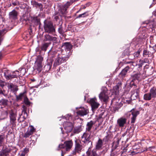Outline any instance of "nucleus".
I'll return each instance as SVG.
<instances>
[{
  "instance_id": "obj_1",
  "label": "nucleus",
  "mask_w": 156,
  "mask_h": 156,
  "mask_svg": "<svg viewBox=\"0 0 156 156\" xmlns=\"http://www.w3.org/2000/svg\"><path fill=\"white\" fill-rule=\"evenodd\" d=\"M43 27L45 32L54 35L55 29L52 22L45 20L44 22Z\"/></svg>"
},
{
  "instance_id": "obj_2",
  "label": "nucleus",
  "mask_w": 156,
  "mask_h": 156,
  "mask_svg": "<svg viewBox=\"0 0 156 156\" xmlns=\"http://www.w3.org/2000/svg\"><path fill=\"white\" fill-rule=\"evenodd\" d=\"M10 123L12 127H15L16 125V120L17 116V113L12 110L9 111Z\"/></svg>"
},
{
  "instance_id": "obj_3",
  "label": "nucleus",
  "mask_w": 156,
  "mask_h": 156,
  "mask_svg": "<svg viewBox=\"0 0 156 156\" xmlns=\"http://www.w3.org/2000/svg\"><path fill=\"white\" fill-rule=\"evenodd\" d=\"M83 146L79 140L76 139L75 141V148L73 151L72 154L73 155H76L77 153L80 152L83 148Z\"/></svg>"
},
{
  "instance_id": "obj_4",
  "label": "nucleus",
  "mask_w": 156,
  "mask_h": 156,
  "mask_svg": "<svg viewBox=\"0 0 156 156\" xmlns=\"http://www.w3.org/2000/svg\"><path fill=\"white\" fill-rule=\"evenodd\" d=\"M73 145V143L72 140L66 141L63 144L59 145L58 147L59 149L69 151L71 150Z\"/></svg>"
},
{
  "instance_id": "obj_5",
  "label": "nucleus",
  "mask_w": 156,
  "mask_h": 156,
  "mask_svg": "<svg viewBox=\"0 0 156 156\" xmlns=\"http://www.w3.org/2000/svg\"><path fill=\"white\" fill-rule=\"evenodd\" d=\"M43 60V58L40 55L38 56L36 58L35 67V69L39 72H41L42 69Z\"/></svg>"
},
{
  "instance_id": "obj_6",
  "label": "nucleus",
  "mask_w": 156,
  "mask_h": 156,
  "mask_svg": "<svg viewBox=\"0 0 156 156\" xmlns=\"http://www.w3.org/2000/svg\"><path fill=\"white\" fill-rule=\"evenodd\" d=\"M108 93L107 88L105 87L102 88V91L99 94L100 99L104 102H107L108 100Z\"/></svg>"
},
{
  "instance_id": "obj_7",
  "label": "nucleus",
  "mask_w": 156,
  "mask_h": 156,
  "mask_svg": "<svg viewBox=\"0 0 156 156\" xmlns=\"http://www.w3.org/2000/svg\"><path fill=\"white\" fill-rule=\"evenodd\" d=\"M63 126L65 130V132L67 133L71 132L73 127V123L69 122H65L63 124Z\"/></svg>"
},
{
  "instance_id": "obj_8",
  "label": "nucleus",
  "mask_w": 156,
  "mask_h": 156,
  "mask_svg": "<svg viewBox=\"0 0 156 156\" xmlns=\"http://www.w3.org/2000/svg\"><path fill=\"white\" fill-rule=\"evenodd\" d=\"M70 5H71V2L68 1L65 5L62 6L60 9L59 10L58 12L59 13V15H60L61 14L63 15L66 14L67 13L66 11L67 9L68 8Z\"/></svg>"
},
{
  "instance_id": "obj_9",
  "label": "nucleus",
  "mask_w": 156,
  "mask_h": 156,
  "mask_svg": "<svg viewBox=\"0 0 156 156\" xmlns=\"http://www.w3.org/2000/svg\"><path fill=\"white\" fill-rule=\"evenodd\" d=\"M141 77V75L139 73L136 74L134 75H131L130 78V79L131 80L130 83V86H135V81L136 80H138V81H140Z\"/></svg>"
},
{
  "instance_id": "obj_10",
  "label": "nucleus",
  "mask_w": 156,
  "mask_h": 156,
  "mask_svg": "<svg viewBox=\"0 0 156 156\" xmlns=\"http://www.w3.org/2000/svg\"><path fill=\"white\" fill-rule=\"evenodd\" d=\"M89 113L88 109L87 108H85L81 107L76 112L77 115L81 116H83L87 115Z\"/></svg>"
},
{
  "instance_id": "obj_11",
  "label": "nucleus",
  "mask_w": 156,
  "mask_h": 156,
  "mask_svg": "<svg viewBox=\"0 0 156 156\" xmlns=\"http://www.w3.org/2000/svg\"><path fill=\"white\" fill-rule=\"evenodd\" d=\"M15 72H12V73L9 70H5L4 72V76L5 78L7 80H11L12 78H17L18 75L15 74Z\"/></svg>"
},
{
  "instance_id": "obj_12",
  "label": "nucleus",
  "mask_w": 156,
  "mask_h": 156,
  "mask_svg": "<svg viewBox=\"0 0 156 156\" xmlns=\"http://www.w3.org/2000/svg\"><path fill=\"white\" fill-rule=\"evenodd\" d=\"M90 103L93 111L98 108L100 105V104L97 102V99L95 98L91 99L90 100Z\"/></svg>"
},
{
  "instance_id": "obj_13",
  "label": "nucleus",
  "mask_w": 156,
  "mask_h": 156,
  "mask_svg": "<svg viewBox=\"0 0 156 156\" xmlns=\"http://www.w3.org/2000/svg\"><path fill=\"white\" fill-rule=\"evenodd\" d=\"M62 54L61 55V57L67 61L69 58L70 55H72V52L69 50H62Z\"/></svg>"
},
{
  "instance_id": "obj_14",
  "label": "nucleus",
  "mask_w": 156,
  "mask_h": 156,
  "mask_svg": "<svg viewBox=\"0 0 156 156\" xmlns=\"http://www.w3.org/2000/svg\"><path fill=\"white\" fill-rule=\"evenodd\" d=\"M66 61L64 59L61 57V55H58L57 58H56L54 61L53 66L56 67L62 63L65 62Z\"/></svg>"
},
{
  "instance_id": "obj_15",
  "label": "nucleus",
  "mask_w": 156,
  "mask_h": 156,
  "mask_svg": "<svg viewBox=\"0 0 156 156\" xmlns=\"http://www.w3.org/2000/svg\"><path fill=\"white\" fill-rule=\"evenodd\" d=\"M11 29V28H10L9 27H7L0 30V45L1 44V42L3 40L4 35Z\"/></svg>"
},
{
  "instance_id": "obj_16",
  "label": "nucleus",
  "mask_w": 156,
  "mask_h": 156,
  "mask_svg": "<svg viewBox=\"0 0 156 156\" xmlns=\"http://www.w3.org/2000/svg\"><path fill=\"white\" fill-rule=\"evenodd\" d=\"M131 99L134 100L139 98V94L140 93L139 88L135 89L131 91Z\"/></svg>"
},
{
  "instance_id": "obj_17",
  "label": "nucleus",
  "mask_w": 156,
  "mask_h": 156,
  "mask_svg": "<svg viewBox=\"0 0 156 156\" xmlns=\"http://www.w3.org/2000/svg\"><path fill=\"white\" fill-rule=\"evenodd\" d=\"M126 121L127 119L126 118L122 117L118 119L117 123L119 127H123L126 124Z\"/></svg>"
},
{
  "instance_id": "obj_18",
  "label": "nucleus",
  "mask_w": 156,
  "mask_h": 156,
  "mask_svg": "<svg viewBox=\"0 0 156 156\" xmlns=\"http://www.w3.org/2000/svg\"><path fill=\"white\" fill-rule=\"evenodd\" d=\"M9 18L12 20H15L17 19L18 12L15 10H13L9 13Z\"/></svg>"
},
{
  "instance_id": "obj_19",
  "label": "nucleus",
  "mask_w": 156,
  "mask_h": 156,
  "mask_svg": "<svg viewBox=\"0 0 156 156\" xmlns=\"http://www.w3.org/2000/svg\"><path fill=\"white\" fill-rule=\"evenodd\" d=\"M44 41H57V38L55 37H53L49 34H46L44 35Z\"/></svg>"
},
{
  "instance_id": "obj_20",
  "label": "nucleus",
  "mask_w": 156,
  "mask_h": 156,
  "mask_svg": "<svg viewBox=\"0 0 156 156\" xmlns=\"http://www.w3.org/2000/svg\"><path fill=\"white\" fill-rule=\"evenodd\" d=\"M132 114V117L131 118V123H134L136 119V117L140 113L139 111H135L133 109L131 111Z\"/></svg>"
},
{
  "instance_id": "obj_21",
  "label": "nucleus",
  "mask_w": 156,
  "mask_h": 156,
  "mask_svg": "<svg viewBox=\"0 0 156 156\" xmlns=\"http://www.w3.org/2000/svg\"><path fill=\"white\" fill-rule=\"evenodd\" d=\"M72 45L69 42H65L62 43V47L64 48V50L71 51L72 48Z\"/></svg>"
},
{
  "instance_id": "obj_22",
  "label": "nucleus",
  "mask_w": 156,
  "mask_h": 156,
  "mask_svg": "<svg viewBox=\"0 0 156 156\" xmlns=\"http://www.w3.org/2000/svg\"><path fill=\"white\" fill-rule=\"evenodd\" d=\"M103 145V141L101 139H99L98 140L97 142L95 149L96 150H100L102 149V147Z\"/></svg>"
},
{
  "instance_id": "obj_23",
  "label": "nucleus",
  "mask_w": 156,
  "mask_h": 156,
  "mask_svg": "<svg viewBox=\"0 0 156 156\" xmlns=\"http://www.w3.org/2000/svg\"><path fill=\"white\" fill-rule=\"evenodd\" d=\"M8 87L13 92H16L18 90L17 86L12 83H9Z\"/></svg>"
},
{
  "instance_id": "obj_24",
  "label": "nucleus",
  "mask_w": 156,
  "mask_h": 156,
  "mask_svg": "<svg viewBox=\"0 0 156 156\" xmlns=\"http://www.w3.org/2000/svg\"><path fill=\"white\" fill-rule=\"evenodd\" d=\"M95 123V122L91 120L87 122L86 125V130L87 131L90 132L93 126Z\"/></svg>"
},
{
  "instance_id": "obj_25",
  "label": "nucleus",
  "mask_w": 156,
  "mask_h": 156,
  "mask_svg": "<svg viewBox=\"0 0 156 156\" xmlns=\"http://www.w3.org/2000/svg\"><path fill=\"white\" fill-rule=\"evenodd\" d=\"M119 140L118 139L117 141H115L113 142L112 147V152L115 149H117V148L119 146Z\"/></svg>"
},
{
  "instance_id": "obj_26",
  "label": "nucleus",
  "mask_w": 156,
  "mask_h": 156,
  "mask_svg": "<svg viewBox=\"0 0 156 156\" xmlns=\"http://www.w3.org/2000/svg\"><path fill=\"white\" fill-rule=\"evenodd\" d=\"M53 61L49 60L47 64L45 65L44 68L46 72H48L51 68Z\"/></svg>"
},
{
  "instance_id": "obj_27",
  "label": "nucleus",
  "mask_w": 156,
  "mask_h": 156,
  "mask_svg": "<svg viewBox=\"0 0 156 156\" xmlns=\"http://www.w3.org/2000/svg\"><path fill=\"white\" fill-rule=\"evenodd\" d=\"M10 150L7 148L2 149L0 151V156H9Z\"/></svg>"
},
{
  "instance_id": "obj_28",
  "label": "nucleus",
  "mask_w": 156,
  "mask_h": 156,
  "mask_svg": "<svg viewBox=\"0 0 156 156\" xmlns=\"http://www.w3.org/2000/svg\"><path fill=\"white\" fill-rule=\"evenodd\" d=\"M81 140L82 142H84V141L87 140H90V136L87 133H84L82 136Z\"/></svg>"
},
{
  "instance_id": "obj_29",
  "label": "nucleus",
  "mask_w": 156,
  "mask_h": 156,
  "mask_svg": "<svg viewBox=\"0 0 156 156\" xmlns=\"http://www.w3.org/2000/svg\"><path fill=\"white\" fill-rule=\"evenodd\" d=\"M51 44V43L48 42L44 43L43 44L41 47V50L45 51L47 50L48 48Z\"/></svg>"
},
{
  "instance_id": "obj_30",
  "label": "nucleus",
  "mask_w": 156,
  "mask_h": 156,
  "mask_svg": "<svg viewBox=\"0 0 156 156\" xmlns=\"http://www.w3.org/2000/svg\"><path fill=\"white\" fill-rule=\"evenodd\" d=\"M129 69V66H127L124 68L121 72L119 75L122 77H124L126 75Z\"/></svg>"
},
{
  "instance_id": "obj_31",
  "label": "nucleus",
  "mask_w": 156,
  "mask_h": 156,
  "mask_svg": "<svg viewBox=\"0 0 156 156\" xmlns=\"http://www.w3.org/2000/svg\"><path fill=\"white\" fill-rule=\"evenodd\" d=\"M32 5L36 8L39 7L40 10H42L43 5L41 3H38L37 2L34 1L31 2Z\"/></svg>"
},
{
  "instance_id": "obj_32",
  "label": "nucleus",
  "mask_w": 156,
  "mask_h": 156,
  "mask_svg": "<svg viewBox=\"0 0 156 156\" xmlns=\"http://www.w3.org/2000/svg\"><path fill=\"white\" fill-rule=\"evenodd\" d=\"M9 110H5L2 111L0 116L1 119L3 120L7 118Z\"/></svg>"
},
{
  "instance_id": "obj_33",
  "label": "nucleus",
  "mask_w": 156,
  "mask_h": 156,
  "mask_svg": "<svg viewBox=\"0 0 156 156\" xmlns=\"http://www.w3.org/2000/svg\"><path fill=\"white\" fill-rule=\"evenodd\" d=\"M25 96L24 93H20L19 95H16V101L17 102L20 101Z\"/></svg>"
},
{
  "instance_id": "obj_34",
  "label": "nucleus",
  "mask_w": 156,
  "mask_h": 156,
  "mask_svg": "<svg viewBox=\"0 0 156 156\" xmlns=\"http://www.w3.org/2000/svg\"><path fill=\"white\" fill-rule=\"evenodd\" d=\"M9 101L5 98H2L0 100V104L5 107L8 105Z\"/></svg>"
},
{
  "instance_id": "obj_35",
  "label": "nucleus",
  "mask_w": 156,
  "mask_h": 156,
  "mask_svg": "<svg viewBox=\"0 0 156 156\" xmlns=\"http://www.w3.org/2000/svg\"><path fill=\"white\" fill-rule=\"evenodd\" d=\"M151 94L152 98H156V88L153 87L150 90L149 92Z\"/></svg>"
},
{
  "instance_id": "obj_36",
  "label": "nucleus",
  "mask_w": 156,
  "mask_h": 156,
  "mask_svg": "<svg viewBox=\"0 0 156 156\" xmlns=\"http://www.w3.org/2000/svg\"><path fill=\"white\" fill-rule=\"evenodd\" d=\"M152 98V96L150 92L144 94V99L145 100L150 101L151 100Z\"/></svg>"
},
{
  "instance_id": "obj_37",
  "label": "nucleus",
  "mask_w": 156,
  "mask_h": 156,
  "mask_svg": "<svg viewBox=\"0 0 156 156\" xmlns=\"http://www.w3.org/2000/svg\"><path fill=\"white\" fill-rule=\"evenodd\" d=\"M35 130L36 129L33 126L31 125L29 126L27 131L32 135L35 132Z\"/></svg>"
},
{
  "instance_id": "obj_38",
  "label": "nucleus",
  "mask_w": 156,
  "mask_h": 156,
  "mask_svg": "<svg viewBox=\"0 0 156 156\" xmlns=\"http://www.w3.org/2000/svg\"><path fill=\"white\" fill-rule=\"evenodd\" d=\"M32 21L36 25L40 23V19L37 16L33 18Z\"/></svg>"
},
{
  "instance_id": "obj_39",
  "label": "nucleus",
  "mask_w": 156,
  "mask_h": 156,
  "mask_svg": "<svg viewBox=\"0 0 156 156\" xmlns=\"http://www.w3.org/2000/svg\"><path fill=\"white\" fill-rule=\"evenodd\" d=\"M22 108H23V110L22 111V114L24 113V115H26V116H27V114L26 112L27 110V107L25 105H23L22 106ZM27 117H25V116H23V120L25 119Z\"/></svg>"
},
{
  "instance_id": "obj_40",
  "label": "nucleus",
  "mask_w": 156,
  "mask_h": 156,
  "mask_svg": "<svg viewBox=\"0 0 156 156\" xmlns=\"http://www.w3.org/2000/svg\"><path fill=\"white\" fill-rule=\"evenodd\" d=\"M81 128L80 126L76 127L73 130V132L74 133H78L81 131Z\"/></svg>"
},
{
  "instance_id": "obj_41",
  "label": "nucleus",
  "mask_w": 156,
  "mask_h": 156,
  "mask_svg": "<svg viewBox=\"0 0 156 156\" xmlns=\"http://www.w3.org/2000/svg\"><path fill=\"white\" fill-rule=\"evenodd\" d=\"M57 53V51H51L50 50L48 53V56L51 57L53 58L54 57Z\"/></svg>"
},
{
  "instance_id": "obj_42",
  "label": "nucleus",
  "mask_w": 156,
  "mask_h": 156,
  "mask_svg": "<svg viewBox=\"0 0 156 156\" xmlns=\"http://www.w3.org/2000/svg\"><path fill=\"white\" fill-rule=\"evenodd\" d=\"M23 102L26 105H30V102L27 96L26 95L24 98Z\"/></svg>"
},
{
  "instance_id": "obj_43",
  "label": "nucleus",
  "mask_w": 156,
  "mask_h": 156,
  "mask_svg": "<svg viewBox=\"0 0 156 156\" xmlns=\"http://www.w3.org/2000/svg\"><path fill=\"white\" fill-rule=\"evenodd\" d=\"M5 138V137L4 135H0V147L2 145Z\"/></svg>"
},
{
  "instance_id": "obj_44",
  "label": "nucleus",
  "mask_w": 156,
  "mask_h": 156,
  "mask_svg": "<svg viewBox=\"0 0 156 156\" xmlns=\"http://www.w3.org/2000/svg\"><path fill=\"white\" fill-rule=\"evenodd\" d=\"M62 16L59 15V13L57 12H55L54 15V19L56 21H57L58 20H59V16Z\"/></svg>"
},
{
  "instance_id": "obj_45",
  "label": "nucleus",
  "mask_w": 156,
  "mask_h": 156,
  "mask_svg": "<svg viewBox=\"0 0 156 156\" xmlns=\"http://www.w3.org/2000/svg\"><path fill=\"white\" fill-rule=\"evenodd\" d=\"M119 87L118 85H117L113 87V90L115 92V94H118L119 93Z\"/></svg>"
},
{
  "instance_id": "obj_46",
  "label": "nucleus",
  "mask_w": 156,
  "mask_h": 156,
  "mask_svg": "<svg viewBox=\"0 0 156 156\" xmlns=\"http://www.w3.org/2000/svg\"><path fill=\"white\" fill-rule=\"evenodd\" d=\"M58 33L61 35H63L64 33V31L63 30V28L62 27V25L59 26V28L58 29Z\"/></svg>"
},
{
  "instance_id": "obj_47",
  "label": "nucleus",
  "mask_w": 156,
  "mask_h": 156,
  "mask_svg": "<svg viewBox=\"0 0 156 156\" xmlns=\"http://www.w3.org/2000/svg\"><path fill=\"white\" fill-rule=\"evenodd\" d=\"M83 142L85 144V145H87L90 147H91L92 146V142L91 140H87Z\"/></svg>"
},
{
  "instance_id": "obj_48",
  "label": "nucleus",
  "mask_w": 156,
  "mask_h": 156,
  "mask_svg": "<svg viewBox=\"0 0 156 156\" xmlns=\"http://www.w3.org/2000/svg\"><path fill=\"white\" fill-rule=\"evenodd\" d=\"M88 14L87 12H85L82 14H80L77 17V18H79L81 17H84L87 16Z\"/></svg>"
},
{
  "instance_id": "obj_49",
  "label": "nucleus",
  "mask_w": 156,
  "mask_h": 156,
  "mask_svg": "<svg viewBox=\"0 0 156 156\" xmlns=\"http://www.w3.org/2000/svg\"><path fill=\"white\" fill-rule=\"evenodd\" d=\"M30 141H32V142L31 143V144L32 143L33 144H34V143L35 142L36 140V138L35 137V136H31L30 137Z\"/></svg>"
},
{
  "instance_id": "obj_50",
  "label": "nucleus",
  "mask_w": 156,
  "mask_h": 156,
  "mask_svg": "<svg viewBox=\"0 0 156 156\" xmlns=\"http://www.w3.org/2000/svg\"><path fill=\"white\" fill-rule=\"evenodd\" d=\"M140 51L139 50L135 52L133 55L134 57V58H137L139 57L140 55Z\"/></svg>"
},
{
  "instance_id": "obj_51",
  "label": "nucleus",
  "mask_w": 156,
  "mask_h": 156,
  "mask_svg": "<svg viewBox=\"0 0 156 156\" xmlns=\"http://www.w3.org/2000/svg\"><path fill=\"white\" fill-rule=\"evenodd\" d=\"M32 135L30 133H29L27 131L23 135V138H28L30 136Z\"/></svg>"
},
{
  "instance_id": "obj_52",
  "label": "nucleus",
  "mask_w": 156,
  "mask_h": 156,
  "mask_svg": "<svg viewBox=\"0 0 156 156\" xmlns=\"http://www.w3.org/2000/svg\"><path fill=\"white\" fill-rule=\"evenodd\" d=\"M90 156H99V155L98 154L95 150H93L91 151V154Z\"/></svg>"
},
{
  "instance_id": "obj_53",
  "label": "nucleus",
  "mask_w": 156,
  "mask_h": 156,
  "mask_svg": "<svg viewBox=\"0 0 156 156\" xmlns=\"http://www.w3.org/2000/svg\"><path fill=\"white\" fill-rule=\"evenodd\" d=\"M71 116V115L70 114H68L66 116L62 117V118L63 119H65L66 120H68L69 119V118Z\"/></svg>"
},
{
  "instance_id": "obj_54",
  "label": "nucleus",
  "mask_w": 156,
  "mask_h": 156,
  "mask_svg": "<svg viewBox=\"0 0 156 156\" xmlns=\"http://www.w3.org/2000/svg\"><path fill=\"white\" fill-rule=\"evenodd\" d=\"M5 82L2 80H0V86L3 88L5 86Z\"/></svg>"
},
{
  "instance_id": "obj_55",
  "label": "nucleus",
  "mask_w": 156,
  "mask_h": 156,
  "mask_svg": "<svg viewBox=\"0 0 156 156\" xmlns=\"http://www.w3.org/2000/svg\"><path fill=\"white\" fill-rule=\"evenodd\" d=\"M149 54V52L146 50H144L143 51V55H147Z\"/></svg>"
},
{
  "instance_id": "obj_56",
  "label": "nucleus",
  "mask_w": 156,
  "mask_h": 156,
  "mask_svg": "<svg viewBox=\"0 0 156 156\" xmlns=\"http://www.w3.org/2000/svg\"><path fill=\"white\" fill-rule=\"evenodd\" d=\"M134 63V62L132 61L130 64H129V65L128 66H129V68H133L134 67V66L133 65V63Z\"/></svg>"
},
{
  "instance_id": "obj_57",
  "label": "nucleus",
  "mask_w": 156,
  "mask_h": 156,
  "mask_svg": "<svg viewBox=\"0 0 156 156\" xmlns=\"http://www.w3.org/2000/svg\"><path fill=\"white\" fill-rule=\"evenodd\" d=\"M124 52H126V54L127 55H129V50L128 49H126L124 51Z\"/></svg>"
},
{
  "instance_id": "obj_58",
  "label": "nucleus",
  "mask_w": 156,
  "mask_h": 156,
  "mask_svg": "<svg viewBox=\"0 0 156 156\" xmlns=\"http://www.w3.org/2000/svg\"><path fill=\"white\" fill-rule=\"evenodd\" d=\"M62 150V153H61V156H63L64 154H65V151L64 150Z\"/></svg>"
},
{
  "instance_id": "obj_59",
  "label": "nucleus",
  "mask_w": 156,
  "mask_h": 156,
  "mask_svg": "<svg viewBox=\"0 0 156 156\" xmlns=\"http://www.w3.org/2000/svg\"><path fill=\"white\" fill-rule=\"evenodd\" d=\"M28 151V149L27 148H25L23 150V152H25V153L26 154V153H27Z\"/></svg>"
},
{
  "instance_id": "obj_60",
  "label": "nucleus",
  "mask_w": 156,
  "mask_h": 156,
  "mask_svg": "<svg viewBox=\"0 0 156 156\" xmlns=\"http://www.w3.org/2000/svg\"><path fill=\"white\" fill-rule=\"evenodd\" d=\"M150 21L149 20L143 22V24H148L149 23Z\"/></svg>"
},
{
  "instance_id": "obj_61",
  "label": "nucleus",
  "mask_w": 156,
  "mask_h": 156,
  "mask_svg": "<svg viewBox=\"0 0 156 156\" xmlns=\"http://www.w3.org/2000/svg\"><path fill=\"white\" fill-rule=\"evenodd\" d=\"M12 5H14V6H16L17 4V2H14L13 1H12Z\"/></svg>"
},
{
  "instance_id": "obj_62",
  "label": "nucleus",
  "mask_w": 156,
  "mask_h": 156,
  "mask_svg": "<svg viewBox=\"0 0 156 156\" xmlns=\"http://www.w3.org/2000/svg\"><path fill=\"white\" fill-rule=\"evenodd\" d=\"M25 152L22 151L21 153L20 154V156H25Z\"/></svg>"
},
{
  "instance_id": "obj_63",
  "label": "nucleus",
  "mask_w": 156,
  "mask_h": 156,
  "mask_svg": "<svg viewBox=\"0 0 156 156\" xmlns=\"http://www.w3.org/2000/svg\"><path fill=\"white\" fill-rule=\"evenodd\" d=\"M149 62V61L147 58H145L143 61V62L144 63L148 62Z\"/></svg>"
},
{
  "instance_id": "obj_64",
  "label": "nucleus",
  "mask_w": 156,
  "mask_h": 156,
  "mask_svg": "<svg viewBox=\"0 0 156 156\" xmlns=\"http://www.w3.org/2000/svg\"><path fill=\"white\" fill-rule=\"evenodd\" d=\"M78 0H70V1H68L69 2H71V4L74 2L76 1H77Z\"/></svg>"
}]
</instances>
